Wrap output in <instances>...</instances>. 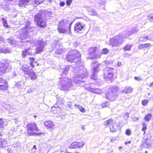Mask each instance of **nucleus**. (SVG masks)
I'll return each mask as SVG.
<instances>
[{
	"label": "nucleus",
	"mask_w": 153,
	"mask_h": 153,
	"mask_svg": "<svg viewBox=\"0 0 153 153\" xmlns=\"http://www.w3.org/2000/svg\"><path fill=\"white\" fill-rule=\"evenodd\" d=\"M27 131L26 134L27 136H36L39 135L38 132L39 130L37 127V124L33 122H30L27 124L26 126Z\"/></svg>",
	"instance_id": "obj_4"
},
{
	"label": "nucleus",
	"mask_w": 153,
	"mask_h": 153,
	"mask_svg": "<svg viewBox=\"0 0 153 153\" xmlns=\"http://www.w3.org/2000/svg\"><path fill=\"white\" fill-rule=\"evenodd\" d=\"M31 0H19L18 3V5L20 7L25 6L27 5Z\"/></svg>",
	"instance_id": "obj_18"
},
{
	"label": "nucleus",
	"mask_w": 153,
	"mask_h": 153,
	"mask_svg": "<svg viewBox=\"0 0 153 153\" xmlns=\"http://www.w3.org/2000/svg\"><path fill=\"white\" fill-rule=\"evenodd\" d=\"M114 123V121L111 118L105 121L104 123V124L106 126L109 125L110 126V125L113 124Z\"/></svg>",
	"instance_id": "obj_24"
},
{
	"label": "nucleus",
	"mask_w": 153,
	"mask_h": 153,
	"mask_svg": "<svg viewBox=\"0 0 153 153\" xmlns=\"http://www.w3.org/2000/svg\"><path fill=\"white\" fill-rule=\"evenodd\" d=\"M149 102V100L147 99H145L142 101V104L143 106H146L148 105Z\"/></svg>",
	"instance_id": "obj_37"
},
{
	"label": "nucleus",
	"mask_w": 153,
	"mask_h": 153,
	"mask_svg": "<svg viewBox=\"0 0 153 153\" xmlns=\"http://www.w3.org/2000/svg\"><path fill=\"white\" fill-rule=\"evenodd\" d=\"M30 50V48H28L22 51V56L23 58L26 57L27 54L30 56L33 55V53L31 52H29V51Z\"/></svg>",
	"instance_id": "obj_16"
},
{
	"label": "nucleus",
	"mask_w": 153,
	"mask_h": 153,
	"mask_svg": "<svg viewBox=\"0 0 153 153\" xmlns=\"http://www.w3.org/2000/svg\"><path fill=\"white\" fill-rule=\"evenodd\" d=\"M0 153H1L0 152Z\"/></svg>",
	"instance_id": "obj_60"
},
{
	"label": "nucleus",
	"mask_w": 153,
	"mask_h": 153,
	"mask_svg": "<svg viewBox=\"0 0 153 153\" xmlns=\"http://www.w3.org/2000/svg\"><path fill=\"white\" fill-rule=\"evenodd\" d=\"M9 64L5 60L0 62V73H4L8 67Z\"/></svg>",
	"instance_id": "obj_13"
},
{
	"label": "nucleus",
	"mask_w": 153,
	"mask_h": 153,
	"mask_svg": "<svg viewBox=\"0 0 153 153\" xmlns=\"http://www.w3.org/2000/svg\"><path fill=\"white\" fill-rule=\"evenodd\" d=\"M44 1V0H35L34 2L36 4H39L42 3Z\"/></svg>",
	"instance_id": "obj_40"
},
{
	"label": "nucleus",
	"mask_w": 153,
	"mask_h": 153,
	"mask_svg": "<svg viewBox=\"0 0 153 153\" xmlns=\"http://www.w3.org/2000/svg\"><path fill=\"white\" fill-rule=\"evenodd\" d=\"M33 117H34L35 118V117H36L37 116H36L34 115V116Z\"/></svg>",
	"instance_id": "obj_56"
},
{
	"label": "nucleus",
	"mask_w": 153,
	"mask_h": 153,
	"mask_svg": "<svg viewBox=\"0 0 153 153\" xmlns=\"http://www.w3.org/2000/svg\"><path fill=\"white\" fill-rule=\"evenodd\" d=\"M28 29V27L27 26H25L22 29V32L19 35V38L20 39L23 40L28 38L27 34Z\"/></svg>",
	"instance_id": "obj_12"
},
{
	"label": "nucleus",
	"mask_w": 153,
	"mask_h": 153,
	"mask_svg": "<svg viewBox=\"0 0 153 153\" xmlns=\"http://www.w3.org/2000/svg\"><path fill=\"white\" fill-rule=\"evenodd\" d=\"M131 131L130 129H128L126 130L125 132V134L126 135L128 136H129L131 135Z\"/></svg>",
	"instance_id": "obj_39"
},
{
	"label": "nucleus",
	"mask_w": 153,
	"mask_h": 153,
	"mask_svg": "<svg viewBox=\"0 0 153 153\" xmlns=\"http://www.w3.org/2000/svg\"><path fill=\"white\" fill-rule=\"evenodd\" d=\"M108 52L109 50L107 48H103L102 50L101 53L102 54H106Z\"/></svg>",
	"instance_id": "obj_36"
},
{
	"label": "nucleus",
	"mask_w": 153,
	"mask_h": 153,
	"mask_svg": "<svg viewBox=\"0 0 153 153\" xmlns=\"http://www.w3.org/2000/svg\"><path fill=\"white\" fill-rule=\"evenodd\" d=\"M152 114H146L144 117V119L146 121H149L151 120L152 117Z\"/></svg>",
	"instance_id": "obj_25"
},
{
	"label": "nucleus",
	"mask_w": 153,
	"mask_h": 153,
	"mask_svg": "<svg viewBox=\"0 0 153 153\" xmlns=\"http://www.w3.org/2000/svg\"><path fill=\"white\" fill-rule=\"evenodd\" d=\"M123 41V37L121 35L118 34L110 39L109 45L112 47H118L122 43Z\"/></svg>",
	"instance_id": "obj_6"
},
{
	"label": "nucleus",
	"mask_w": 153,
	"mask_h": 153,
	"mask_svg": "<svg viewBox=\"0 0 153 153\" xmlns=\"http://www.w3.org/2000/svg\"><path fill=\"white\" fill-rule=\"evenodd\" d=\"M75 106L79 108L81 112L82 113H84L85 112L84 108L81 106L78 105H75Z\"/></svg>",
	"instance_id": "obj_29"
},
{
	"label": "nucleus",
	"mask_w": 153,
	"mask_h": 153,
	"mask_svg": "<svg viewBox=\"0 0 153 153\" xmlns=\"http://www.w3.org/2000/svg\"><path fill=\"white\" fill-rule=\"evenodd\" d=\"M149 140V139L148 138H146L144 139V140L142 143L141 146H144L145 144H146L147 146H149V143H148V141Z\"/></svg>",
	"instance_id": "obj_31"
},
{
	"label": "nucleus",
	"mask_w": 153,
	"mask_h": 153,
	"mask_svg": "<svg viewBox=\"0 0 153 153\" xmlns=\"http://www.w3.org/2000/svg\"><path fill=\"white\" fill-rule=\"evenodd\" d=\"M45 45L46 44L42 41V39L38 41L37 45L35 49V53L37 54L42 52L44 51V47Z\"/></svg>",
	"instance_id": "obj_8"
},
{
	"label": "nucleus",
	"mask_w": 153,
	"mask_h": 153,
	"mask_svg": "<svg viewBox=\"0 0 153 153\" xmlns=\"http://www.w3.org/2000/svg\"><path fill=\"white\" fill-rule=\"evenodd\" d=\"M109 89L111 92H113L117 91L119 89V88L118 86H115L110 88Z\"/></svg>",
	"instance_id": "obj_28"
},
{
	"label": "nucleus",
	"mask_w": 153,
	"mask_h": 153,
	"mask_svg": "<svg viewBox=\"0 0 153 153\" xmlns=\"http://www.w3.org/2000/svg\"><path fill=\"white\" fill-rule=\"evenodd\" d=\"M80 54L78 51L74 50L69 51L65 56V59L68 62L76 63L80 60Z\"/></svg>",
	"instance_id": "obj_3"
},
{
	"label": "nucleus",
	"mask_w": 153,
	"mask_h": 153,
	"mask_svg": "<svg viewBox=\"0 0 153 153\" xmlns=\"http://www.w3.org/2000/svg\"><path fill=\"white\" fill-rule=\"evenodd\" d=\"M66 78L64 77H61L59 78V82L60 83H62L63 82V81H65L66 80Z\"/></svg>",
	"instance_id": "obj_43"
},
{
	"label": "nucleus",
	"mask_w": 153,
	"mask_h": 153,
	"mask_svg": "<svg viewBox=\"0 0 153 153\" xmlns=\"http://www.w3.org/2000/svg\"><path fill=\"white\" fill-rule=\"evenodd\" d=\"M70 69V68L68 66L66 67L65 68H64V70L65 71H68Z\"/></svg>",
	"instance_id": "obj_47"
},
{
	"label": "nucleus",
	"mask_w": 153,
	"mask_h": 153,
	"mask_svg": "<svg viewBox=\"0 0 153 153\" xmlns=\"http://www.w3.org/2000/svg\"><path fill=\"white\" fill-rule=\"evenodd\" d=\"M68 80L70 81V82H68L66 85H61L60 90L63 91H68L70 88L73 86V84L71 81L70 79H68Z\"/></svg>",
	"instance_id": "obj_14"
},
{
	"label": "nucleus",
	"mask_w": 153,
	"mask_h": 153,
	"mask_svg": "<svg viewBox=\"0 0 153 153\" xmlns=\"http://www.w3.org/2000/svg\"><path fill=\"white\" fill-rule=\"evenodd\" d=\"M8 146L7 141L0 138V148L5 147Z\"/></svg>",
	"instance_id": "obj_21"
},
{
	"label": "nucleus",
	"mask_w": 153,
	"mask_h": 153,
	"mask_svg": "<svg viewBox=\"0 0 153 153\" xmlns=\"http://www.w3.org/2000/svg\"><path fill=\"white\" fill-rule=\"evenodd\" d=\"M82 129H83L84 130V126H83L82 127Z\"/></svg>",
	"instance_id": "obj_53"
},
{
	"label": "nucleus",
	"mask_w": 153,
	"mask_h": 153,
	"mask_svg": "<svg viewBox=\"0 0 153 153\" xmlns=\"http://www.w3.org/2000/svg\"><path fill=\"white\" fill-rule=\"evenodd\" d=\"M97 73H94L92 72V74L91 76V79L95 80H96L97 79Z\"/></svg>",
	"instance_id": "obj_35"
},
{
	"label": "nucleus",
	"mask_w": 153,
	"mask_h": 153,
	"mask_svg": "<svg viewBox=\"0 0 153 153\" xmlns=\"http://www.w3.org/2000/svg\"><path fill=\"white\" fill-rule=\"evenodd\" d=\"M1 119H0V120H1Z\"/></svg>",
	"instance_id": "obj_59"
},
{
	"label": "nucleus",
	"mask_w": 153,
	"mask_h": 153,
	"mask_svg": "<svg viewBox=\"0 0 153 153\" xmlns=\"http://www.w3.org/2000/svg\"><path fill=\"white\" fill-rule=\"evenodd\" d=\"M65 4V2L64 1H61L59 3V5L61 6H63Z\"/></svg>",
	"instance_id": "obj_45"
},
{
	"label": "nucleus",
	"mask_w": 153,
	"mask_h": 153,
	"mask_svg": "<svg viewBox=\"0 0 153 153\" xmlns=\"http://www.w3.org/2000/svg\"><path fill=\"white\" fill-rule=\"evenodd\" d=\"M2 135V134H0V136H1Z\"/></svg>",
	"instance_id": "obj_57"
},
{
	"label": "nucleus",
	"mask_w": 153,
	"mask_h": 153,
	"mask_svg": "<svg viewBox=\"0 0 153 153\" xmlns=\"http://www.w3.org/2000/svg\"><path fill=\"white\" fill-rule=\"evenodd\" d=\"M77 146L76 142H73L70 144L68 146V148L71 149H75L78 148Z\"/></svg>",
	"instance_id": "obj_23"
},
{
	"label": "nucleus",
	"mask_w": 153,
	"mask_h": 153,
	"mask_svg": "<svg viewBox=\"0 0 153 153\" xmlns=\"http://www.w3.org/2000/svg\"><path fill=\"white\" fill-rule=\"evenodd\" d=\"M131 142L130 141H129L127 142H125V144H127V143H131Z\"/></svg>",
	"instance_id": "obj_51"
},
{
	"label": "nucleus",
	"mask_w": 153,
	"mask_h": 153,
	"mask_svg": "<svg viewBox=\"0 0 153 153\" xmlns=\"http://www.w3.org/2000/svg\"><path fill=\"white\" fill-rule=\"evenodd\" d=\"M151 45L150 43H148L140 44L138 46V49L139 50H141L144 48H147L150 47Z\"/></svg>",
	"instance_id": "obj_19"
},
{
	"label": "nucleus",
	"mask_w": 153,
	"mask_h": 153,
	"mask_svg": "<svg viewBox=\"0 0 153 153\" xmlns=\"http://www.w3.org/2000/svg\"><path fill=\"white\" fill-rule=\"evenodd\" d=\"M29 68V66L25 64L22 65L21 68V70L24 73L25 75H28L29 77L32 80L36 79L37 76L35 73L32 69Z\"/></svg>",
	"instance_id": "obj_5"
},
{
	"label": "nucleus",
	"mask_w": 153,
	"mask_h": 153,
	"mask_svg": "<svg viewBox=\"0 0 153 153\" xmlns=\"http://www.w3.org/2000/svg\"><path fill=\"white\" fill-rule=\"evenodd\" d=\"M149 86L150 87H153V82H151L150 85H149Z\"/></svg>",
	"instance_id": "obj_49"
},
{
	"label": "nucleus",
	"mask_w": 153,
	"mask_h": 153,
	"mask_svg": "<svg viewBox=\"0 0 153 153\" xmlns=\"http://www.w3.org/2000/svg\"><path fill=\"white\" fill-rule=\"evenodd\" d=\"M100 65V63H98L97 62L92 63L93 72L94 73H98L99 71V68Z\"/></svg>",
	"instance_id": "obj_15"
},
{
	"label": "nucleus",
	"mask_w": 153,
	"mask_h": 153,
	"mask_svg": "<svg viewBox=\"0 0 153 153\" xmlns=\"http://www.w3.org/2000/svg\"><path fill=\"white\" fill-rule=\"evenodd\" d=\"M90 15L92 16H96L97 15V13L94 9H91L88 10Z\"/></svg>",
	"instance_id": "obj_27"
},
{
	"label": "nucleus",
	"mask_w": 153,
	"mask_h": 153,
	"mask_svg": "<svg viewBox=\"0 0 153 153\" xmlns=\"http://www.w3.org/2000/svg\"><path fill=\"white\" fill-rule=\"evenodd\" d=\"M142 128L141 129L142 131H143V134H145L146 130L147 129V125L145 123H143L142 124Z\"/></svg>",
	"instance_id": "obj_26"
},
{
	"label": "nucleus",
	"mask_w": 153,
	"mask_h": 153,
	"mask_svg": "<svg viewBox=\"0 0 153 153\" xmlns=\"http://www.w3.org/2000/svg\"><path fill=\"white\" fill-rule=\"evenodd\" d=\"M101 106L102 108H105L109 107V104L108 102H105L101 104Z\"/></svg>",
	"instance_id": "obj_34"
},
{
	"label": "nucleus",
	"mask_w": 153,
	"mask_h": 153,
	"mask_svg": "<svg viewBox=\"0 0 153 153\" xmlns=\"http://www.w3.org/2000/svg\"><path fill=\"white\" fill-rule=\"evenodd\" d=\"M45 16V13L44 12L40 11L34 16V22L36 25L40 28H45L47 26L46 21L43 19Z\"/></svg>",
	"instance_id": "obj_2"
},
{
	"label": "nucleus",
	"mask_w": 153,
	"mask_h": 153,
	"mask_svg": "<svg viewBox=\"0 0 153 153\" xmlns=\"http://www.w3.org/2000/svg\"><path fill=\"white\" fill-rule=\"evenodd\" d=\"M85 25L80 22H76L74 25V30L77 33L84 30L85 29Z\"/></svg>",
	"instance_id": "obj_9"
},
{
	"label": "nucleus",
	"mask_w": 153,
	"mask_h": 153,
	"mask_svg": "<svg viewBox=\"0 0 153 153\" xmlns=\"http://www.w3.org/2000/svg\"><path fill=\"white\" fill-rule=\"evenodd\" d=\"M98 51V49L97 47H92L89 49L88 53L90 55L92 56L94 58H100L101 56L98 55L97 53Z\"/></svg>",
	"instance_id": "obj_10"
},
{
	"label": "nucleus",
	"mask_w": 153,
	"mask_h": 153,
	"mask_svg": "<svg viewBox=\"0 0 153 153\" xmlns=\"http://www.w3.org/2000/svg\"><path fill=\"white\" fill-rule=\"evenodd\" d=\"M142 38L143 39V40L142 41V42H146L149 40V38L148 36H143V37Z\"/></svg>",
	"instance_id": "obj_41"
},
{
	"label": "nucleus",
	"mask_w": 153,
	"mask_h": 153,
	"mask_svg": "<svg viewBox=\"0 0 153 153\" xmlns=\"http://www.w3.org/2000/svg\"><path fill=\"white\" fill-rule=\"evenodd\" d=\"M132 46V45L127 44L123 48V49L124 51H130Z\"/></svg>",
	"instance_id": "obj_22"
},
{
	"label": "nucleus",
	"mask_w": 153,
	"mask_h": 153,
	"mask_svg": "<svg viewBox=\"0 0 153 153\" xmlns=\"http://www.w3.org/2000/svg\"><path fill=\"white\" fill-rule=\"evenodd\" d=\"M111 141H112L113 140L111 139Z\"/></svg>",
	"instance_id": "obj_58"
},
{
	"label": "nucleus",
	"mask_w": 153,
	"mask_h": 153,
	"mask_svg": "<svg viewBox=\"0 0 153 153\" xmlns=\"http://www.w3.org/2000/svg\"><path fill=\"white\" fill-rule=\"evenodd\" d=\"M33 148L35 150H36L37 149L36 146L35 145L33 146Z\"/></svg>",
	"instance_id": "obj_50"
},
{
	"label": "nucleus",
	"mask_w": 153,
	"mask_h": 153,
	"mask_svg": "<svg viewBox=\"0 0 153 153\" xmlns=\"http://www.w3.org/2000/svg\"><path fill=\"white\" fill-rule=\"evenodd\" d=\"M45 126L47 129L52 128L54 126L53 123L51 120H47L44 123Z\"/></svg>",
	"instance_id": "obj_17"
},
{
	"label": "nucleus",
	"mask_w": 153,
	"mask_h": 153,
	"mask_svg": "<svg viewBox=\"0 0 153 153\" xmlns=\"http://www.w3.org/2000/svg\"><path fill=\"white\" fill-rule=\"evenodd\" d=\"M116 125L114 123L113 124H112L110 126V130L112 131H114L116 130Z\"/></svg>",
	"instance_id": "obj_30"
},
{
	"label": "nucleus",
	"mask_w": 153,
	"mask_h": 153,
	"mask_svg": "<svg viewBox=\"0 0 153 153\" xmlns=\"http://www.w3.org/2000/svg\"><path fill=\"white\" fill-rule=\"evenodd\" d=\"M2 52L3 53H9V49H4L2 50Z\"/></svg>",
	"instance_id": "obj_42"
},
{
	"label": "nucleus",
	"mask_w": 153,
	"mask_h": 153,
	"mask_svg": "<svg viewBox=\"0 0 153 153\" xmlns=\"http://www.w3.org/2000/svg\"><path fill=\"white\" fill-rule=\"evenodd\" d=\"M29 61V64L32 68H33L35 67L34 63H36V62L35 61V59L33 57H30L28 58Z\"/></svg>",
	"instance_id": "obj_20"
},
{
	"label": "nucleus",
	"mask_w": 153,
	"mask_h": 153,
	"mask_svg": "<svg viewBox=\"0 0 153 153\" xmlns=\"http://www.w3.org/2000/svg\"><path fill=\"white\" fill-rule=\"evenodd\" d=\"M107 72L104 74V78L107 80L112 82L114 78L116 77H114V68H107Z\"/></svg>",
	"instance_id": "obj_7"
},
{
	"label": "nucleus",
	"mask_w": 153,
	"mask_h": 153,
	"mask_svg": "<svg viewBox=\"0 0 153 153\" xmlns=\"http://www.w3.org/2000/svg\"><path fill=\"white\" fill-rule=\"evenodd\" d=\"M8 82L2 78H0V90L7 91L8 88Z\"/></svg>",
	"instance_id": "obj_11"
},
{
	"label": "nucleus",
	"mask_w": 153,
	"mask_h": 153,
	"mask_svg": "<svg viewBox=\"0 0 153 153\" xmlns=\"http://www.w3.org/2000/svg\"><path fill=\"white\" fill-rule=\"evenodd\" d=\"M71 23L68 20L63 19L59 21L58 25L57 30L60 33H70Z\"/></svg>",
	"instance_id": "obj_1"
},
{
	"label": "nucleus",
	"mask_w": 153,
	"mask_h": 153,
	"mask_svg": "<svg viewBox=\"0 0 153 153\" xmlns=\"http://www.w3.org/2000/svg\"><path fill=\"white\" fill-rule=\"evenodd\" d=\"M72 2V0H67L66 1V4L68 6L70 5Z\"/></svg>",
	"instance_id": "obj_44"
},
{
	"label": "nucleus",
	"mask_w": 153,
	"mask_h": 153,
	"mask_svg": "<svg viewBox=\"0 0 153 153\" xmlns=\"http://www.w3.org/2000/svg\"><path fill=\"white\" fill-rule=\"evenodd\" d=\"M134 79L136 80H137L138 81H140V80H141V79L140 77H138L137 76H135L134 77Z\"/></svg>",
	"instance_id": "obj_46"
},
{
	"label": "nucleus",
	"mask_w": 153,
	"mask_h": 153,
	"mask_svg": "<svg viewBox=\"0 0 153 153\" xmlns=\"http://www.w3.org/2000/svg\"><path fill=\"white\" fill-rule=\"evenodd\" d=\"M1 20L3 21V25L6 28H9V27L7 25L6 20L4 18H1Z\"/></svg>",
	"instance_id": "obj_33"
},
{
	"label": "nucleus",
	"mask_w": 153,
	"mask_h": 153,
	"mask_svg": "<svg viewBox=\"0 0 153 153\" xmlns=\"http://www.w3.org/2000/svg\"><path fill=\"white\" fill-rule=\"evenodd\" d=\"M145 153H148V152L147 151H145Z\"/></svg>",
	"instance_id": "obj_55"
},
{
	"label": "nucleus",
	"mask_w": 153,
	"mask_h": 153,
	"mask_svg": "<svg viewBox=\"0 0 153 153\" xmlns=\"http://www.w3.org/2000/svg\"><path fill=\"white\" fill-rule=\"evenodd\" d=\"M77 144V148H80L83 146L84 145V143L82 141H81L79 142H76Z\"/></svg>",
	"instance_id": "obj_32"
},
{
	"label": "nucleus",
	"mask_w": 153,
	"mask_h": 153,
	"mask_svg": "<svg viewBox=\"0 0 153 153\" xmlns=\"http://www.w3.org/2000/svg\"><path fill=\"white\" fill-rule=\"evenodd\" d=\"M132 90L133 89L132 88L129 87L126 88L125 90V91L126 93H128L131 92Z\"/></svg>",
	"instance_id": "obj_38"
},
{
	"label": "nucleus",
	"mask_w": 153,
	"mask_h": 153,
	"mask_svg": "<svg viewBox=\"0 0 153 153\" xmlns=\"http://www.w3.org/2000/svg\"><path fill=\"white\" fill-rule=\"evenodd\" d=\"M36 65L37 66H39V64L38 63H36Z\"/></svg>",
	"instance_id": "obj_54"
},
{
	"label": "nucleus",
	"mask_w": 153,
	"mask_h": 153,
	"mask_svg": "<svg viewBox=\"0 0 153 153\" xmlns=\"http://www.w3.org/2000/svg\"><path fill=\"white\" fill-rule=\"evenodd\" d=\"M122 65V63L121 62L118 61L117 63V66H121Z\"/></svg>",
	"instance_id": "obj_48"
},
{
	"label": "nucleus",
	"mask_w": 153,
	"mask_h": 153,
	"mask_svg": "<svg viewBox=\"0 0 153 153\" xmlns=\"http://www.w3.org/2000/svg\"><path fill=\"white\" fill-rule=\"evenodd\" d=\"M82 17H76V18H75V19H82Z\"/></svg>",
	"instance_id": "obj_52"
}]
</instances>
